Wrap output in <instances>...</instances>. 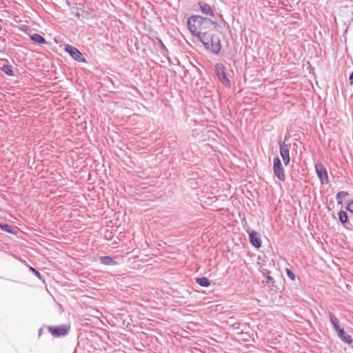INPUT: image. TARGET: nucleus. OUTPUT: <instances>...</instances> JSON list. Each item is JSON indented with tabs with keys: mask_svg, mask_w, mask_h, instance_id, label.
<instances>
[{
	"mask_svg": "<svg viewBox=\"0 0 353 353\" xmlns=\"http://www.w3.org/2000/svg\"><path fill=\"white\" fill-rule=\"evenodd\" d=\"M213 24L214 22L211 19L199 15L192 16L187 21L188 29L195 37L202 33L203 30Z\"/></svg>",
	"mask_w": 353,
	"mask_h": 353,
	"instance_id": "f257e3e1",
	"label": "nucleus"
},
{
	"mask_svg": "<svg viewBox=\"0 0 353 353\" xmlns=\"http://www.w3.org/2000/svg\"><path fill=\"white\" fill-rule=\"evenodd\" d=\"M215 72L221 83L225 87L230 88V81L227 76L225 68L222 63L216 64Z\"/></svg>",
	"mask_w": 353,
	"mask_h": 353,
	"instance_id": "f03ea898",
	"label": "nucleus"
},
{
	"mask_svg": "<svg viewBox=\"0 0 353 353\" xmlns=\"http://www.w3.org/2000/svg\"><path fill=\"white\" fill-rule=\"evenodd\" d=\"M273 170L275 176L281 181H284L285 179V174L284 169L282 167L281 160L279 157H276L273 159Z\"/></svg>",
	"mask_w": 353,
	"mask_h": 353,
	"instance_id": "7ed1b4c3",
	"label": "nucleus"
},
{
	"mask_svg": "<svg viewBox=\"0 0 353 353\" xmlns=\"http://www.w3.org/2000/svg\"><path fill=\"white\" fill-rule=\"evenodd\" d=\"M287 140L288 138L285 137L284 141L281 143L279 145L280 155L285 165H288L290 161V145L285 143Z\"/></svg>",
	"mask_w": 353,
	"mask_h": 353,
	"instance_id": "20e7f679",
	"label": "nucleus"
},
{
	"mask_svg": "<svg viewBox=\"0 0 353 353\" xmlns=\"http://www.w3.org/2000/svg\"><path fill=\"white\" fill-rule=\"evenodd\" d=\"M45 327L42 328L39 334H41V332L43 330ZM48 331L54 336V337H60L64 336L66 335V326L61 325V326H48L46 327Z\"/></svg>",
	"mask_w": 353,
	"mask_h": 353,
	"instance_id": "39448f33",
	"label": "nucleus"
},
{
	"mask_svg": "<svg viewBox=\"0 0 353 353\" xmlns=\"http://www.w3.org/2000/svg\"><path fill=\"white\" fill-rule=\"evenodd\" d=\"M68 53L73 59L79 62H85V59L83 54L75 47L68 45Z\"/></svg>",
	"mask_w": 353,
	"mask_h": 353,
	"instance_id": "423d86ee",
	"label": "nucleus"
},
{
	"mask_svg": "<svg viewBox=\"0 0 353 353\" xmlns=\"http://www.w3.org/2000/svg\"><path fill=\"white\" fill-rule=\"evenodd\" d=\"M315 170L321 183H327L329 181L328 176L327 170L324 165L321 163L316 164Z\"/></svg>",
	"mask_w": 353,
	"mask_h": 353,
	"instance_id": "0eeeda50",
	"label": "nucleus"
},
{
	"mask_svg": "<svg viewBox=\"0 0 353 353\" xmlns=\"http://www.w3.org/2000/svg\"><path fill=\"white\" fill-rule=\"evenodd\" d=\"M205 48L214 54H218L221 48L219 36L216 35L214 37L212 40L210 41L209 45H208Z\"/></svg>",
	"mask_w": 353,
	"mask_h": 353,
	"instance_id": "6e6552de",
	"label": "nucleus"
},
{
	"mask_svg": "<svg viewBox=\"0 0 353 353\" xmlns=\"http://www.w3.org/2000/svg\"><path fill=\"white\" fill-rule=\"evenodd\" d=\"M249 238L250 241L253 246L257 248L261 247V241L260 238V234L257 232L252 231L249 234Z\"/></svg>",
	"mask_w": 353,
	"mask_h": 353,
	"instance_id": "1a4fd4ad",
	"label": "nucleus"
},
{
	"mask_svg": "<svg viewBox=\"0 0 353 353\" xmlns=\"http://www.w3.org/2000/svg\"><path fill=\"white\" fill-rule=\"evenodd\" d=\"M216 35H214V34L212 35L211 34H209V33H207V32H202V33L198 34L196 37L203 44V46L206 48V46L208 45H209L210 41H211V40H212V39Z\"/></svg>",
	"mask_w": 353,
	"mask_h": 353,
	"instance_id": "9d476101",
	"label": "nucleus"
},
{
	"mask_svg": "<svg viewBox=\"0 0 353 353\" xmlns=\"http://www.w3.org/2000/svg\"><path fill=\"white\" fill-rule=\"evenodd\" d=\"M338 336L341 339L343 342L351 344L352 343V339L350 335L346 333L343 328L339 330L337 332Z\"/></svg>",
	"mask_w": 353,
	"mask_h": 353,
	"instance_id": "9b49d317",
	"label": "nucleus"
},
{
	"mask_svg": "<svg viewBox=\"0 0 353 353\" xmlns=\"http://www.w3.org/2000/svg\"><path fill=\"white\" fill-rule=\"evenodd\" d=\"M199 6L202 13L211 17L214 16V11L210 7V6L205 3H199Z\"/></svg>",
	"mask_w": 353,
	"mask_h": 353,
	"instance_id": "f8f14e48",
	"label": "nucleus"
},
{
	"mask_svg": "<svg viewBox=\"0 0 353 353\" xmlns=\"http://www.w3.org/2000/svg\"><path fill=\"white\" fill-rule=\"evenodd\" d=\"M99 261L102 264L105 265H114L117 263L112 257L108 256H101Z\"/></svg>",
	"mask_w": 353,
	"mask_h": 353,
	"instance_id": "ddd939ff",
	"label": "nucleus"
},
{
	"mask_svg": "<svg viewBox=\"0 0 353 353\" xmlns=\"http://www.w3.org/2000/svg\"><path fill=\"white\" fill-rule=\"evenodd\" d=\"M329 317L331 323L332 324L334 330L336 332H337L339 330L341 329L339 325V320L332 313H329Z\"/></svg>",
	"mask_w": 353,
	"mask_h": 353,
	"instance_id": "4468645a",
	"label": "nucleus"
},
{
	"mask_svg": "<svg viewBox=\"0 0 353 353\" xmlns=\"http://www.w3.org/2000/svg\"><path fill=\"white\" fill-rule=\"evenodd\" d=\"M339 219L340 222L343 225H344L346 228L349 229V227L345 225V224L347 223V215L345 211L341 210L339 212Z\"/></svg>",
	"mask_w": 353,
	"mask_h": 353,
	"instance_id": "2eb2a0df",
	"label": "nucleus"
},
{
	"mask_svg": "<svg viewBox=\"0 0 353 353\" xmlns=\"http://www.w3.org/2000/svg\"><path fill=\"white\" fill-rule=\"evenodd\" d=\"M349 194L347 192L341 191L336 194V199L337 201V203L339 205H341L343 203V199L347 196Z\"/></svg>",
	"mask_w": 353,
	"mask_h": 353,
	"instance_id": "dca6fc26",
	"label": "nucleus"
},
{
	"mask_svg": "<svg viewBox=\"0 0 353 353\" xmlns=\"http://www.w3.org/2000/svg\"><path fill=\"white\" fill-rule=\"evenodd\" d=\"M30 39L35 43H45L46 40L39 34H33L30 35Z\"/></svg>",
	"mask_w": 353,
	"mask_h": 353,
	"instance_id": "f3484780",
	"label": "nucleus"
},
{
	"mask_svg": "<svg viewBox=\"0 0 353 353\" xmlns=\"http://www.w3.org/2000/svg\"><path fill=\"white\" fill-rule=\"evenodd\" d=\"M196 283L202 287H208L210 285V281L206 277L197 278Z\"/></svg>",
	"mask_w": 353,
	"mask_h": 353,
	"instance_id": "a211bd4d",
	"label": "nucleus"
},
{
	"mask_svg": "<svg viewBox=\"0 0 353 353\" xmlns=\"http://www.w3.org/2000/svg\"><path fill=\"white\" fill-rule=\"evenodd\" d=\"M1 70L6 74L9 76H14L12 67L8 65H3L1 67Z\"/></svg>",
	"mask_w": 353,
	"mask_h": 353,
	"instance_id": "6ab92c4d",
	"label": "nucleus"
},
{
	"mask_svg": "<svg viewBox=\"0 0 353 353\" xmlns=\"http://www.w3.org/2000/svg\"><path fill=\"white\" fill-rule=\"evenodd\" d=\"M0 228L8 233H14L12 227L7 223H0Z\"/></svg>",
	"mask_w": 353,
	"mask_h": 353,
	"instance_id": "aec40b11",
	"label": "nucleus"
},
{
	"mask_svg": "<svg viewBox=\"0 0 353 353\" xmlns=\"http://www.w3.org/2000/svg\"><path fill=\"white\" fill-rule=\"evenodd\" d=\"M287 275L289 278H290L292 281H294L295 279V274L289 269L286 270Z\"/></svg>",
	"mask_w": 353,
	"mask_h": 353,
	"instance_id": "412c9836",
	"label": "nucleus"
},
{
	"mask_svg": "<svg viewBox=\"0 0 353 353\" xmlns=\"http://www.w3.org/2000/svg\"><path fill=\"white\" fill-rule=\"evenodd\" d=\"M347 210L351 213H353V201L347 204Z\"/></svg>",
	"mask_w": 353,
	"mask_h": 353,
	"instance_id": "4be33fe9",
	"label": "nucleus"
},
{
	"mask_svg": "<svg viewBox=\"0 0 353 353\" xmlns=\"http://www.w3.org/2000/svg\"><path fill=\"white\" fill-rule=\"evenodd\" d=\"M30 271H32L37 276H38L39 279H41V274L40 273L36 270L34 268L30 267Z\"/></svg>",
	"mask_w": 353,
	"mask_h": 353,
	"instance_id": "5701e85b",
	"label": "nucleus"
},
{
	"mask_svg": "<svg viewBox=\"0 0 353 353\" xmlns=\"http://www.w3.org/2000/svg\"><path fill=\"white\" fill-rule=\"evenodd\" d=\"M266 282L269 284H273L274 283V279L270 276H267L266 277Z\"/></svg>",
	"mask_w": 353,
	"mask_h": 353,
	"instance_id": "b1692460",
	"label": "nucleus"
},
{
	"mask_svg": "<svg viewBox=\"0 0 353 353\" xmlns=\"http://www.w3.org/2000/svg\"><path fill=\"white\" fill-rule=\"evenodd\" d=\"M350 80L351 81V83H353V72L350 74Z\"/></svg>",
	"mask_w": 353,
	"mask_h": 353,
	"instance_id": "393cba45",
	"label": "nucleus"
},
{
	"mask_svg": "<svg viewBox=\"0 0 353 353\" xmlns=\"http://www.w3.org/2000/svg\"><path fill=\"white\" fill-rule=\"evenodd\" d=\"M161 46H162V48H165V46L163 45V43H162V41L161 40L159 41Z\"/></svg>",
	"mask_w": 353,
	"mask_h": 353,
	"instance_id": "a878e982",
	"label": "nucleus"
}]
</instances>
